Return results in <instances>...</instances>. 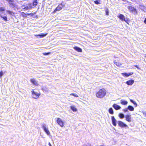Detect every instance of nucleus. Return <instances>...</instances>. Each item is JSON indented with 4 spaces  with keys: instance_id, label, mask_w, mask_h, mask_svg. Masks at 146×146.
<instances>
[{
    "instance_id": "nucleus-1",
    "label": "nucleus",
    "mask_w": 146,
    "mask_h": 146,
    "mask_svg": "<svg viewBox=\"0 0 146 146\" xmlns=\"http://www.w3.org/2000/svg\"><path fill=\"white\" fill-rule=\"evenodd\" d=\"M106 90L104 88L100 89L96 93V97L98 98H104L106 95Z\"/></svg>"
},
{
    "instance_id": "nucleus-2",
    "label": "nucleus",
    "mask_w": 146,
    "mask_h": 146,
    "mask_svg": "<svg viewBox=\"0 0 146 146\" xmlns=\"http://www.w3.org/2000/svg\"><path fill=\"white\" fill-rule=\"evenodd\" d=\"M42 127L44 131L47 134V135H50V133L48 129L47 125L44 123L42 124Z\"/></svg>"
},
{
    "instance_id": "nucleus-3",
    "label": "nucleus",
    "mask_w": 146,
    "mask_h": 146,
    "mask_svg": "<svg viewBox=\"0 0 146 146\" xmlns=\"http://www.w3.org/2000/svg\"><path fill=\"white\" fill-rule=\"evenodd\" d=\"M65 6V4L63 2L59 4L58 7L55 9L53 12L54 13H55L58 11H60L61 10L63 7Z\"/></svg>"
},
{
    "instance_id": "nucleus-4",
    "label": "nucleus",
    "mask_w": 146,
    "mask_h": 146,
    "mask_svg": "<svg viewBox=\"0 0 146 146\" xmlns=\"http://www.w3.org/2000/svg\"><path fill=\"white\" fill-rule=\"evenodd\" d=\"M22 8L24 9L25 10H27L29 9H30L32 7L31 5V4L30 3H25L21 6Z\"/></svg>"
},
{
    "instance_id": "nucleus-5",
    "label": "nucleus",
    "mask_w": 146,
    "mask_h": 146,
    "mask_svg": "<svg viewBox=\"0 0 146 146\" xmlns=\"http://www.w3.org/2000/svg\"><path fill=\"white\" fill-rule=\"evenodd\" d=\"M118 126L122 128L128 127L127 125L121 121H118Z\"/></svg>"
},
{
    "instance_id": "nucleus-6",
    "label": "nucleus",
    "mask_w": 146,
    "mask_h": 146,
    "mask_svg": "<svg viewBox=\"0 0 146 146\" xmlns=\"http://www.w3.org/2000/svg\"><path fill=\"white\" fill-rule=\"evenodd\" d=\"M56 121L57 123L61 127H62L64 126V122L60 118H57Z\"/></svg>"
},
{
    "instance_id": "nucleus-7",
    "label": "nucleus",
    "mask_w": 146,
    "mask_h": 146,
    "mask_svg": "<svg viewBox=\"0 0 146 146\" xmlns=\"http://www.w3.org/2000/svg\"><path fill=\"white\" fill-rule=\"evenodd\" d=\"M119 18L122 21H124L127 23V18H126L122 14H120L118 16Z\"/></svg>"
},
{
    "instance_id": "nucleus-8",
    "label": "nucleus",
    "mask_w": 146,
    "mask_h": 146,
    "mask_svg": "<svg viewBox=\"0 0 146 146\" xmlns=\"http://www.w3.org/2000/svg\"><path fill=\"white\" fill-rule=\"evenodd\" d=\"M32 94V96L33 98L36 99L38 98L39 96H40V94H38L37 92H35L34 90H32L31 91Z\"/></svg>"
},
{
    "instance_id": "nucleus-9",
    "label": "nucleus",
    "mask_w": 146,
    "mask_h": 146,
    "mask_svg": "<svg viewBox=\"0 0 146 146\" xmlns=\"http://www.w3.org/2000/svg\"><path fill=\"white\" fill-rule=\"evenodd\" d=\"M127 8L131 11L135 13L137 12V11L136 9L131 6H128Z\"/></svg>"
},
{
    "instance_id": "nucleus-10",
    "label": "nucleus",
    "mask_w": 146,
    "mask_h": 146,
    "mask_svg": "<svg viewBox=\"0 0 146 146\" xmlns=\"http://www.w3.org/2000/svg\"><path fill=\"white\" fill-rule=\"evenodd\" d=\"M111 119L113 125L114 126H116L117 125L116 122H117V121L113 116L111 117Z\"/></svg>"
},
{
    "instance_id": "nucleus-11",
    "label": "nucleus",
    "mask_w": 146,
    "mask_h": 146,
    "mask_svg": "<svg viewBox=\"0 0 146 146\" xmlns=\"http://www.w3.org/2000/svg\"><path fill=\"white\" fill-rule=\"evenodd\" d=\"M133 74V72H131L129 73H122L121 74L124 76L128 77L129 76L132 75Z\"/></svg>"
},
{
    "instance_id": "nucleus-12",
    "label": "nucleus",
    "mask_w": 146,
    "mask_h": 146,
    "mask_svg": "<svg viewBox=\"0 0 146 146\" xmlns=\"http://www.w3.org/2000/svg\"><path fill=\"white\" fill-rule=\"evenodd\" d=\"M9 6L11 9H15L17 8V6L13 2H9Z\"/></svg>"
},
{
    "instance_id": "nucleus-13",
    "label": "nucleus",
    "mask_w": 146,
    "mask_h": 146,
    "mask_svg": "<svg viewBox=\"0 0 146 146\" xmlns=\"http://www.w3.org/2000/svg\"><path fill=\"white\" fill-rule=\"evenodd\" d=\"M134 82L133 80H130L126 82V84L128 85H131L133 84Z\"/></svg>"
},
{
    "instance_id": "nucleus-14",
    "label": "nucleus",
    "mask_w": 146,
    "mask_h": 146,
    "mask_svg": "<svg viewBox=\"0 0 146 146\" xmlns=\"http://www.w3.org/2000/svg\"><path fill=\"white\" fill-rule=\"evenodd\" d=\"M131 115H127L125 116L126 120L128 122L131 121Z\"/></svg>"
},
{
    "instance_id": "nucleus-15",
    "label": "nucleus",
    "mask_w": 146,
    "mask_h": 146,
    "mask_svg": "<svg viewBox=\"0 0 146 146\" xmlns=\"http://www.w3.org/2000/svg\"><path fill=\"white\" fill-rule=\"evenodd\" d=\"M30 81L32 83L35 85L37 86L38 85L37 82L34 79V78L31 79Z\"/></svg>"
},
{
    "instance_id": "nucleus-16",
    "label": "nucleus",
    "mask_w": 146,
    "mask_h": 146,
    "mask_svg": "<svg viewBox=\"0 0 146 146\" xmlns=\"http://www.w3.org/2000/svg\"><path fill=\"white\" fill-rule=\"evenodd\" d=\"M116 110H118L121 108V107L118 105L114 104L112 106Z\"/></svg>"
},
{
    "instance_id": "nucleus-17",
    "label": "nucleus",
    "mask_w": 146,
    "mask_h": 146,
    "mask_svg": "<svg viewBox=\"0 0 146 146\" xmlns=\"http://www.w3.org/2000/svg\"><path fill=\"white\" fill-rule=\"evenodd\" d=\"M47 33H42L40 34L36 35V36L37 37L40 38L44 37L46 36L47 35Z\"/></svg>"
},
{
    "instance_id": "nucleus-18",
    "label": "nucleus",
    "mask_w": 146,
    "mask_h": 146,
    "mask_svg": "<svg viewBox=\"0 0 146 146\" xmlns=\"http://www.w3.org/2000/svg\"><path fill=\"white\" fill-rule=\"evenodd\" d=\"M74 49L78 52H82V49L76 46H75L74 47Z\"/></svg>"
},
{
    "instance_id": "nucleus-19",
    "label": "nucleus",
    "mask_w": 146,
    "mask_h": 146,
    "mask_svg": "<svg viewBox=\"0 0 146 146\" xmlns=\"http://www.w3.org/2000/svg\"><path fill=\"white\" fill-rule=\"evenodd\" d=\"M120 103L121 104L123 105H126L128 103L127 102L124 100H120Z\"/></svg>"
},
{
    "instance_id": "nucleus-20",
    "label": "nucleus",
    "mask_w": 146,
    "mask_h": 146,
    "mask_svg": "<svg viewBox=\"0 0 146 146\" xmlns=\"http://www.w3.org/2000/svg\"><path fill=\"white\" fill-rule=\"evenodd\" d=\"M128 110L131 111H133L134 110V108L132 106L129 105L127 107Z\"/></svg>"
},
{
    "instance_id": "nucleus-21",
    "label": "nucleus",
    "mask_w": 146,
    "mask_h": 146,
    "mask_svg": "<svg viewBox=\"0 0 146 146\" xmlns=\"http://www.w3.org/2000/svg\"><path fill=\"white\" fill-rule=\"evenodd\" d=\"M71 109L74 112L76 111H77V109L74 106H71L70 107Z\"/></svg>"
},
{
    "instance_id": "nucleus-22",
    "label": "nucleus",
    "mask_w": 146,
    "mask_h": 146,
    "mask_svg": "<svg viewBox=\"0 0 146 146\" xmlns=\"http://www.w3.org/2000/svg\"><path fill=\"white\" fill-rule=\"evenodd\" d=\"M0 17L2 18L5 21H7V17L6 16L1 15Z\"/></svg>"
},
{
    "instance_id": "nucleus-23",
    "label": "nucleus",
    "mask_w": 146,
    "mask_h": 146,
    "mask_svg": "<svg viewBox=\"0 0 146 146\" xmlns=\"http://www.w3.org/2000/svg\"><path fill=\"white\" fill-rule=\"evenodd\" d=\"M41 89L44 92H48V89L44 86L42 87Z\"/></svg>"
},
{
    "instance_id": "nucleus-24",
    "label": "nucleus",
    "mask_w": 146,
    "mask_h": 146,
    "mask_svg": "<svg viewBox=\"0 0 146 146\" xmlns=\"http://www.w3.org/2000/svg\"><path fill=\"white\" fill-rule=\"evenodd\" d=\"M108 111L111 114H113L114 113L113 109L112 108H110L109 109Z\"/></svg>"
},
{
    "instance_id": "nucleus-25",
    "label": "nucleus",
    "mask_w": 146,
    "mask_h": 146,
    "mask_svg": "<svg viewBox=\"0 0 146 146\" xmlns=\"http://www.w3.org/2000/svg\"><path fill=\"white\" fill-rule=\"evenodd\" d=\"M38 3V2L37 0H34L33 2V5L35 7L36 6Z\"/></svg>"
},
{
    "instance_id": "nucleus-26",
    "label": "nucleus",
    "mask_w": 146,
    "mask_h": 146,
    "mask_svg": "<svg viewBox=\"0 0 146 146\" xmlns=\"http://www.w3.org/2000/svg\"><path fill=\"white\" fill-rule=\"evenodd\" d=\"M119 117L121 119H122L124 117V115L122 113H120L119 114Z\"/></svg>"
},
{
    "instance_id": "nucleus-27",
    "label": "nucleus",
    "mask_w": 146,
    "mask_h": 146,
    "mask_svg": "<svg viewBox=\"0 0 146 146\" xmlns=\"http://www.w3.org/2000/svg\"><path fill=\"white\" fill-rule=\"evenodd\" d=\"M7 12L8 13L11 15H13L14 14L13 12L9 10H7Z\"/></svg>"
},
{
    "instance_id": "nucleus-28",
    "label": "nucleus",
    "mask_w": 146,
    "mask_h": 146,
    "mask_svg": "<svg viewBox=\"0 0 146 146\" xmlns=\"http://www.w3.org/2000/svg\"><path fill=\"white\" fill-rule=\"evenodd\" d=\"M5 7H0V12H3L5 11Z\"/></svg>"
},
{
    "instance_id": "nucleus-29",
    "label": "nucleus",
    "mask_w": 146,
    "mask_h": 146,
    "mask_svg": "<svg viewBox=\"0 0 146 146\" xmlns=\"http://www.w3.org/2000/svg\"><path fill=\"white\" fill-rule=\"evenodd\" d=\"M100 0H96L94 1V2L96 4L98 5L100 4Z\"/></svg>"
},
{
    "instance_id": "nucleus-30",
    "label": "nucleus",
    "mask_w": 146,
    "mask_h": 146,
    "mask_svg": "<svg viewBox=\"0 0 146 146\" xmlns=\"http://www.w3.org/2000/svg\"><path fill=\"white\" fill-rule=\"evenodd\" d=\"M70 95L74 96L76 97H78V95L76 94L72 93L70 94Z\"/></svg>"
},
{
    "instance_id": "nucleus-31",
    "label": "nucleus",
    "mask_w": 146,
    "mask_h": 146,
    "mask_svg": "<svg viewBox=\"0 0 146 146\" xmlns=\"http://www.w3.org/2000/svg\"><path fill=\"white\" fill-rule=\"evenodd\" d=\"M105 12L106 15H108L109 14L108 9H107L105 11Z\"/></svg>"
},
{
    "instance_id": "nucleus-32",
    "label": "nucleus",
    "mask_w": 146,
    "mask_h": 146,
    "mask_svg": "<svg viewBox=\"0 0 146 146\" xmlns=\"http://www.w3.org/2000/svg\"><path fill=\"white\" fill-rule=\"evenodd\" d=\"M3 72H2V71H1L0 72V79H1L2 77L3 76Z\"/></svg>"
},
{
    "instance_id": "nucleus-33",
    "label": "nucleus",
    "mask_w": 146,
    "mask_h": 146,
    "mask_svg": "<svg viewBox=\"0 0 146 146\" xmlns=\"http://www.w3.org/2000/svg\"><path fill=\"white\" fill-rule=\"evenodd\" d=\"M50 53V52H44L43 54L44 55H49Z\"/></svg>"
},
{
    "instance_id": "nucleus-34",
    "label": "nucleus",
    "mask_w": 146,
    "mask_h": 146,
    "mask_svg": "<svg viewBox=\"0 0 146 146\" xmlns=\"http://www.w3.org/2000/svg\"><path fill=\"white\" fill-rule=\"evenodd\" d=\"M115 64L118 66H119L121 65V64L120 63H119L117 62H116V64Z\"/></svg>"
},
{
    "instance_id": "nucleus-35",
    "label": "nucleus",
    "mask_w": 146,
    "mask_h": 146,
    "mask_svg": "<svg viewBox=\"0 0 146 146\" xmlns=\"http://www.w3.org/2000/svg\"><path fill=\"white\" fill-rule=\"evenodd\" d=\"M83 146H91V145L90 143H87L86 144H84Z\"/></svg>"
},
{
    "instance_id": "nucleus-36",
    "label": "nucleus",
    "mask_w": 146,
    "mask_h": 146,
    "mask_svg": "<svg viewBox=\"0 0 146 146\" xmlns=\"http://www.w3.org/2000/svg\"><path fill=\"white\" fill-rule=\"evenodd\" d=\"M142 113L145 117H146V111H143Z\"/></svg>"
},
{
    "instance_id": "nucleus-37",
    "label": "nucleus",
    "mask_w": 146,
    "mask_h": 146,
    "mask_svg": "<svg viewBox=\"0 0 146 146\" xmlns=\"http://www.w3.org/2000/svg\"><path fill=\"white\" fill-rule=\"evenodd\" d=\"M128 109H127V108H126L125 109H124L123 110V111L124 112H128Z\"/></svg>"
},
{
    "instance_id": "nucleus-38",
    "label": "nucleus",
    "mask_w": 146,
    "mask_h": 146,
    "mask_svg": "<svg viewBox=\"0 0 146 146\" xmlns=\"http://www.w3.org/2000/svg\"><path fill=\"white\" fill-rule=\"evenodd\" d=\"M134 66L137 68L138 69H140V68H139V66L137 65H135Z\"/></svg>"
},
{
    "instance_id": "nucleus-39",
    "label": "nucleus",
    "mask_w": 146,
    "mask_h": 146,
    "mask_svg": "<svg viewBox=\"0 0 146 146\" xmlns=\"http://www.w3.org/2000/svg\"><path fill=\"white\" fill-rule=\"evenodd\" d=\"M133 104L135 105V107H137V104L135 102Z\"/></svg>"
},
{
    "instance_id": "nucleus-40",
    "label": "nucleus",
    "mask_w": 146,
    "mask_h": 146,
    "mask_svg": "<svg viewBox=\"0 0 146 146\" xmlns=\"http://www.w3.org/2000/svg\"><path fill=\"white\" fill-rule=\"evenodd\" d=\"M21 15L23 16L24 17V15H25L26 14L23 12H21Z\"/></svg>"
},
{
    "instance_id": "nucleus-41",
    "label": "nucleus",
    "mask_w": 146,
    "mask_h": 146,
    "mask_svg": "<svg viewBox=\"0 0 146 146\" xmlns=\"http://www.w3.org/2000/svg\"><path fill=\"white\" fill-rule=\"evenodd\" d=\"M130 101L132 103H134V102H135L132 99H130Z\"/></svg>"
},
{
    "instance_id": "nucleus-42",
    "label": "nucleus",
    "mask_w": 146,
    "mask_h": 146,
    "mask_svg": "<svg viewBox=\"0 0 146 146\" xmlns=\"http://www.w3.org/2000/svg\"><path fill=\"white\" fill-rule=\"evenodd\" d=\"M144 23L146 24V18H145L144 21Z\"/></svg>"
},
{
    "instance_id": "nucleus-43",
    "label": "nucleus",
    "mask_w": 146,
    "mask_h": 146,
    "mask_svg": "<svg viewBox=\"0 0 146 146\" xmlns=\"http://www.w3.org/2000/svg\"><path fill=\"white\" fill-rule=\"evenodd\" d=\"M116 62H116V61L115 60H114V61H113V63L115 64H116Z\"/></svg>"
},
{
    "instance_id": "nucleus-44",
    "label": "nucleus",
    "mask_w": 146,
    "mask_h": 146,
    "mask_svg": "<svg viewBox=\"0 0 146 146\" xmlns=\"http://www.w3.org/2000/svg\"><path fill=\"white\" fill-rule=\"evenodd\" d=\"M49 146H52V145H51V144H50V143H49Z\"/></svg>"
},
{
    "instance_id": "nucleus-45",
    "label": "nucleus",
    "mask_w": 146,
    "mask_h": 146,
    "mask_svg": "<svg viewBox=\"0 0 146 146\" xmlns=\"http://www.w3.org/2000/svg\"><path fill=\"white\" fill-rule=\"evenodd\" d=\"M123 1H127V0H122Z\"/></svg>"
},
{
    "instance_id": "nucleus-46",
    "label": "nucleus",
    "mask_w": 146,
    "mask_h": 146,
    "mask_svg": "<svg viewBox=\"0 0 146 146\" xmlns=\"http://www.w3.org/2000/svg\"><path fill=\"white\" fill-rule=\"evenodd\" d=\"M100 146H105L104 145H100Z\"/></svg>"
},
{
    "instance_id": "nucleus-47",
    "label": "nucleus",
    "mask_w": 146,
    "mask_h": 146,
    "mask_svg": "<svg viewBox=\"0 0 146 146\" xmlns=\"http://www.w3.org/2000/svg\"><path fill=\"white\" fill-rule=\"evenodd\" d=\"M127 2H128V1H127Z\"/></svg>"
}]
</instances>
